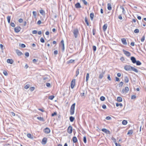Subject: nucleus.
<instances>
[{
	"instance_id": "21",
	"label": "nucleus",
	"mask_w": 146,
	"mask_h": 146,
	"mask_svg": "<svg viewBox=\"0 0 146 146\" xmlns=\"http://www.w3.org/2000/svg\"><path fill=\"white\" fill-rule=\"evenodd\" d=\"M37 119L39 121H41L43 122H44L45 121L43 117H37Z\"/></svg>"
},
{
	"instance_id": "29",
	"label": "nucleus",
	"mask_w": 146,
	"mask_h": 146,
	"mask_svg": "<svg viewBox=\"0 0 146 146\" xmlns=\"http://www.w3.org/2000/svg\"><path fill=\"white\" fill-rule=\"evenodd\" d=\"M133 133V131L132 130H129L128 133H127V135H131Z\"/></svg>"
},
{
	"instance_id": "3",
	"label": "nucleus",
	"mask_w": 146,
	"mask_h": 146,
	"mask_svg": "<svg viewBox=\"0 0 146 146\" xmlns=\"http://www.w3.org/2000/svg\"><path fill=\"white\" fill-rule=\"evenodd\" d=\"M132 68V67L130 65H127L125 66L124 67V69L126 71H131Z\"/></svg>"
},
{
	"instance_id": "47",
	"label": "nucleus",
	"mask_w": 146,
	"mask_h": 146,
	"mask_svg": "<svg viewBox=\"0 0 146 146\" xmlns=\"http://www.w3.org/2000/svg\"><path fill=\"white\" fill-rule=\"evenodd\" d=\"M134 32L135 33H137L139 32V30L137 29H136L134 31Z\"/></svg>"
},
{
	"instance_id": "51",
	"label": "nucleus",
	"mask_w": 146,
	"mask_h": 146,
	"mask_svg": "<svg viewBox=\"0 0 146 146\" xmlns=\"http://www.w3.org/2000/svg\"><path fill=\"white\" fill-rule=\"evenodd\" d=\"M30 86V85L29 84H27L25 86V88L26 89H28Z\"/></svg>"
},
{
	"instance_id": "27",
	"label": "nucleus",
	"mask_w": 146,
	"mask_h": 146,
	"mask_svg": "<svg viewBox=\"0 0 146 146\" xmlns=\"http://www.w3.org/2000/svg\"><path fill=\"white\" fill-rule=\"evenodd\" d=\"M131 71H133L136 73H138V70L136 68H135L133 67L132 68L131 70Z\"/></svg>"
},
{
	"instance_id": "61",
	"label": "nucleus",
	"mask_w": 146,
	"mask_h": 146,
	"mask_svg": "<svg viewBox=\"0 0 146 146\" xmlns=\"http://www.w3.org/2000/svg\"><path fill=\"white\" fill-rule=\"evenodd\" d=\"M32 33L33 34H36L37 33V31L36 30H33L32 31Z\"/></svg>"
},
{
	"instance_id": "62",
	"label": "nucleus",
	"mask_w": 146,
	"mask_h": 146,
	"mask_svg": "<svg viewBox=\"0 0 146 146\" xmlns=\"http://www.w3.org/2000/svg\"><path fill=\"white\" fill-rule=\"evenodd\" d=\"M21 47L22 48H25L26 47V46L25 44H22L21 45Z\"/></svg>"
},
{
	"instance_id": "8",
	"label": "nucleus",
	"mask_w": 146,
	"mask_h": 146,
	"mask_svg": "<svg viewBox=\"0 0 146 146\" xmlns=\"http://www.w3.org/2000/svg\"><path fill=\"white\" fill-rule=\"evenodd\" d=\"M21 29V28L19 27H15L14 28V30L15 32L17 33L19 32Z\"/></svg>"
},
{
	"instance_id": "25",
	"label": "nucleus",
	"mask_w": 146,
	"mask_h": 146,
	"mask_svg": "<svg viewBox=\"0 0 146 146\" xmlns=\"http://www.w3.org/2000/svg\"><path fill=\"white\" fill-rule=\"evenodd\" d=\"M94 16V14L93 13H91L90 15V19L91 20H92L93 19Z\"/></svg>"
},
{
	"instance_id": "10",
	"label": "nucleus",
	"mask_w": 146,
	"mask_h": 146,
	"mask_svg": "<svg viewBox=\"0 0 146 146\" xmlns=\"http://www.w3.org/2000/svg\"><path fill=\"white\" fill-rule=\"evenodd\" d=\"M130 59L133 63L135 64L136 63L137 61L135 58V57L133 56H132L131 57Z\"/></svg>"
},
{
	"instance_id": "13",
	"label": "nucleus",
	"mask_w": 146,
	"mask_h": 146,
	"mask_svg": "<svg viewBox=\"0 0 146 146\" xmlns=\"http://www.w3.org/2000/svg\"><path fill=\"white\" fill-rule=\"evenodd\" d=\"M121 41L122 44L125 45H127V42H126V40L125 38H122L121 39Z\"/></svg>"
},
{
	"instance_id": "34",
	"label": "nucleus",
	"mask_w": 146,
	"mask_h": 146,
	"mask_svg": "<svg viewBox=\"0 0 146 146\" xmlns=\"http://www.w3.org/2000/svg\"><path fill=\"white\" fill-rule=\"evenodd\" d=\"M7 19L8 23H9L10 22L11 20V16H8L7 17Z\"/></svg>"
},
{
	"instance_id": "55",
	"label": "nucleus",
	"mask_w": 146,
	"mask_h": 146,
	"mask_svg": "<svg viewBox=\"0 0 146 146\" xmlns=\"http://www.w3.org/2000/svg\"><path fill=\"white\" fill-rule=\"evenodd\" d=\"M46 86L48 87H50V83H46Z\"/></svg>"
},
{
	"instance_id": "17",
	"label": "nucleus",
	"mask_w": 146,
	"mask_h": 146,
	"mask_svg": "<svg viewBox=\"0 0 146 146\" xmlns=\"http://www.w3.org/2000/svg\"><path fill=\"white\" fill-rule=\"evenodd\" d=\"M7 63L10 64H12L14 62V61L13 59H7Z\"/></svg>"
},
{
	"instance_id": "54",
	"label": "nucleus",
	"mask_w": 146,
	"mask_h": 146,
	"mask_svg": "<svg viewBox=\"0 0 146 146\" xmlns=\"http://www.w3.org/2000/svg\"><path fill=\"white\" fill-rule=\"evenodd\" d=\"M10 24L11 26L13 27H15V24L11 22Z\"/></svg>"
},
{
	"instance_id": "4",
	"label": "nucleus",
	"mask_w": 146,
	"mask_h": 146,
	"mask_svg": "<svg viewBox=\"0 0 146 146\" xmlns=\"http://www.w3.org/2000/svg\"><path fill=\"white\" fill-rule=\"evenodd\" d=\"M75 85V79L72 80L71 83V88L72 89H73Z\"/></svg>"
},
{
	"instance_id": "2",
	"label": "nucleus",
	"mask_w": 146,
	"mask_h": 146,
	"mask_svg": "<svg viewBox=\"0 0 146 146\" xmlns=\"http://www.w3.org/2000/svg\"><path fill=\"white\" fill-rule=\"evenodd\" d=\"M74 37L76 38L77 37L78 34H79V31L77 28L75 29L73 31Z\"/></svg>"
},
{
	"instance_id": "48",
	"label": "nucleus",
	"mask_w": 146,
	"mask_h": 146,
	"mask_svg": "<svg viewBox=\"0 0 146 146\" xmlns=\"http://www.w3.org/2000/svg\"><path fill=\"white\" fill-rule=\"evenodd\" d=\"M92 48L93 51L94 52L96 50V47L95 46H93L92 47Z\"/></svg>"
},
{
	"instance_id": "42",
	"label": "nucleus",
	"mask_w": 146,
	"mask_h": 146,
	"mask_svg": "<svg viewBox=\"0 0 146 146\" xmlns=\"http://www.w3.org/2000/svg\"><path fill=\"white\" fill-rule=\"evenodd\" d=\"M33 15H34V17H36L37 15V12L36 11H33Z\"/></svg>"
},
{
	"instance_id": "26",
	"label": "nucleus",
	"mask_w": 146,
	"mask_h": 146,
	"mask_svg": "<svg viewBox=\"0 0 146 146\" xmlns=\"http://www.w3.org/2000/svg\"><path fill=\"white\" fill-rule=\"evenodd\" d=\"M117 101L119 102H121L122 101V98L121 97H118L117 98Z\"/></svg>"
},
{
	"instance_id": "35",
	"label": "nucleus",
	"mask_w": 146,
	"mask_h": 146,
	"mask_svg": "<svg viewBox=\"0 0 146 146\" xmlns=\"http://www.w3.org/2000/svg\"><path fill=\"white\" fill-rule=\"evenodd\" d=\"M135 63H136V65L138 66L140 65L141 64V62L139 60L137 61Z\"/></svg>"
},
{
	"instance_id": "44",
	"label": "nucleus",
	"mask_w": 146,
	"mask_h": 146,
	"mask_svg": "<svg viewBox=\"0 0 146 146\" xmlns=\"http://www.w3.org/2000/svg\"><path fill=\"white\" fill-rule=\"evenodd\" d=\"M82 2L84 3V4L86 5L88 4V3L85 0H82Z\"/></svg>"
},
{
	"instance_id": "53",
	"label": "nucleus",
	"mask_w": 146,
	"mask_h": 146,
	"mask_svg": "<svg viewBox=\"0 0 146 146\" xmlns=\"http://www.w3.org/2000/svg\"><path fill=\"white\" fill-rule=\"evenodd\" d=\"M96 32V30L94 29H93V30H92V33H93V35H94L95 34Z\"/></svg>"
},
{
	"instance_id": "40",
	"label": "nucleus",
	"mask_w": 146,
	"mask_h": 146,
	"mask_svg": "<svg viewBox=\"0 0 146 146\" xmlns=\"http://www.w3.org/2000/svg\"><path fill=\"white\" fill-rule=\"evenodd\" d=\"M54 96L53 95H51L49 96L48 97V99L50 100H52L53 98H54Z\"/></svg>"
},
{
	"instance_id": "59",
	"label": "nucleus",
	"mask_w": 146,
	"mask_h": 146,
	"mask_svg": "<svg viewBox=\"0 0 146 146\" xmlns=\"http://www.w3.org/2000/svg\"><path fill=\"white\" fill-rule=\"evenodd\" d=\"M102 107V108L104 109H105L106 108V106L105 104H103Z\"/></svg>"
},
{
	"instance_id": "18",
	"label": "nucleus",
	"mask_w": 146,
	"mask_h": 146,
	"mask_svg": "<svg viewBox=\"0 0 146 146\" xmlns=\"http://www.w3.org/2000/svg\"><path fill=\"white\" fill-rule=\"evenodd\" d=\"M124 81L125 83L128 82L129 79L128 77L127 76H125L124 77Z\"/></svg>"
},
{
	"instance_id": "6",
	"label": "nucleus",
	"mask_w": 146,
	"mask_h": 146,
	"mask_svg": "<svg viewBox=\"0 0 146 146\" xmlns=\"http://www.w3.org/2000/svg\"><path fill=\"white\" fill-rule=\"evenodd\" d=\"M123 51L124 52V54L127 56L129 57L131 55V54L129 52L126 51L124 49L123 50Z\"/></svg>"
},
{
	"instance_id": "16",
	"label": "nucleus",
	"mask_w": 146,
	"mask_h": 146,
	"mask_svg": "<svg viewBox=\"0 0 146 146\" xmlns=\"http://www.w3.org/2000/svg\"><path fill=\"white\" fill-rule=\"evenodd\" d=\"M75 7L76 8H80L81 7V6L79 3L78 2L75 5Z\"/></svg>"
},
{
	"instance_id": "32",
	"label": "nucleus",
	"mask_w": 146,
	"mask_h": 146,
	"mask_svg": "<svg viewBox=\"0 0 146 146\" xmlns=\"http://www.w3.org/2000/svg\"><path fill=\"white\" fill-rule=\"evenodd\" d=\"M39 11L40 13L42 15H43L45 14L44 11L42 9L40 10Z\"/></svg>"
},
{
	"instance_id": "9",
	"label": "nucleus",
	"mask_w": 146,
	"mask_h": 146,
	"mask_svg": "<svg viewBox=\"0 0 146 146\" xmlns=\"http://www.w3.org/2000/svg\"><path fill=\"white\" fill-rule=\"evenodd\" d=\"M60 43L62 45V50L63 52H64V41L63 40H62L61 42Z\"/></svg>"
},
{
	"instance_id": "7",
	"label": "nucleus",
	"mask_w": 146,
	"mask_h": 146,
	"mask_svg": "<svg viewBox=\"0 0 146 146\" xmlns=\"http://www.w3.org/2000/svg\"><path fill=\"white\" fill-rule=\"evenodd\" d=\"M72 127L71 126H69L67 129V132L69 134L72 133Z\"/></svg>"
},
{
	"instance_id": "31",
	"label": "nucleus",
	"mask_w": 146,
	"mask_h": 146,
	"mask_svg": "<svg viewBox=\"0 0 146 146\" xmlns=\"http://www.w3.org/2000/svg\"><path fill=\"white\" fill-rule=\"evenodd\" d=\"M79 68H77L76 72V77H77L79 74Z\"/></svg>"
},
{
	"instance_id": "19",
	"label": "nucleus",
	"mask_w": 146,
	"mask_h": 146,
	"mask_svg": "<svg viewBox=\"0 0 146 146\" xmlns=\"http://www.w3.org/2000/svg\"><path fill=\"white\" fill-rule=\"evenodd\" d=\"M16 52L18 55L20 56L23 54L19 50L17 49L16 50Z\"/></svg>"
},
{
	"instance_id": "11",
	"label": "nucleus",
	"mask_w": 146,
	"mask_h": 146,
	"mask_svg": "<svg viewBox=\"0 0 146 146\" xmlns=\"http://www.w3.org/2000/svg\"><path fill=\"white\" fill-rule=\"evenodd\" d=\"M50 129L48 127H46L44 130V132L46 134H48L50 132Z\"/></svg>"
},
{
	"instance_id": "36",
	"label": "nucleus",
	"mask_w": 146,
	"mask_h": 146,
	"mask_svg": "<svg viewBox=\"0 0 146 146\" xmlns=\"http://www.w3.org/2000/svg\"><path fill=\"white\" fill-rule=\"evenodd\" d=\"M120 8L122 10V13L123 14H125V11L124 7H123L121 6Z\"/></svg>"
},
{
	"instance_id": "15",
	"label": "nucleus",
	"mask_w": 146,
	"mask_h": 146,
	"mask_svg": "<svg viewBox=\"0 0 146 146\" xmlns=\"http://www.w3.org/2000/svg\"><path fill=\"white\" fill-rule=\"evenodd\" d=\"M108 26V24L106 23L103 26V30L104 31H106Z\"/></svg>"
},
{
	"instance_id": "56",
	"label": "nucleus",
	"mask_w": 146,
	"mask_h": 146,
	"mask_svg": "<svg viewBox=\"0 0 146 146\" xmlns=\"http://www.w3.org/2000/svg\"><path fill=\"white\" fill-rule=\"evenodd\" d=\"M57 113L56 112H54L52 114L51 116L52 117L54 116V115H56Z\"/></svg>"
},
{
	"instance_id": "41",
	"label": "nucleus",
	"mask_w": 146,
	"mask_h": 146,
	"mask_svg": "<svg viewBox=\"0 0 146 146\" xmlns=\"http://www.w3.org/2000/svg\"><path fill=\"white\" fill-rule=\"evenodd\" d=\"M116 106L117 107H118L119 106L122 107L123 106V104L121 103L118 104V103H116Z\"/></svg>"
},
{
	"instance_id": "1",
	"label": "nucleus",
	"mask_w": 146,
	"mask_h": 146,
	"mask_svg": "<svg viewBox=\"0 0 146 146\" xmlns=\"http://www.w3.org/2000/svg\"><path fill=\"white\" fill-rule=\"evenodd\" d=\"M75 105V103H74L72 104L70 110V114L71 115H72L74 113Z\"/></svg>"
},
{
	"instance_id": "20",
	"label": "nucleus",
	"mask_w": 146,
	"mask_h": 146,
	"mask_svg": "<svg viewBox=\"0 0 146 146\" xmlns=\"http://www.w3.org/2000/svg\"><path fill=\"white\" fill-rule=\"evenodd\" d=\"M108 5V9L109 10H111V5L110 3H108L107 4Z\"/></svg>"
},
{
	"instance_id": "52",
	"label": "nucleus",
	"mask_w": 146,
	"mask_h": 146,
	"mask_svg": "<svg viewBox=\"0 0 146 146\" xmlns=\"http://www.w3.org/2000/svg\"><path fill=\"white\" fill-rule=\"evenodd\" d=\"M136 98V96L135 95H132L131 96V99L132 100Z\"/></svg>"
},
{
	"instance_id": "37",
	"label": "nucleus",
	"mask_w": 146,
	"mask_h": 146,
	"mask_svg": "<svg viewBox=\"0 0 146 146\" xmlns=\"http://www.w3.org/2000/svg\"><path fill=\"white\" fill-rule=\"evenodd\" d=\"M100 99L101 101H103L105 100V98L103 96H102L100 97Z\"/></svg>"
},
{
	"instance_id": "5",
	"label": "nucleus",
	"mask_w": 146,
	"mask_h": 146,
	"mask_svg": "<svg viewBox=\"0 0 146 146\" xmlns=\"http://www.w3.org/2000/svg\"><path fill=\"white\" fill-rule=\"evenodd\" d=\"M105 74V71L102 70V72L100 73L99 76V78L100 79H102L104 76V75Z\"/></svg>"
},
{
	"instance_id": "24",
	"label": "nucleus",
	"mask_w": 146,
	"mask_h": 146,
	"mask_svg": "<svg viewBox=\"0 0 146 146\" xmlns=\"http://www.w3.org/2000/svg\"><path fill=\"white\" fill-rule=\"evenodd\" d=\"M27 136L28 137L31 139H33V137L31 135L30 133H28L27 134Z\"/></svg>"
},
{
	"instance_id": "64",
	"label": "nucleus",
	"mask_w": 146,
	"mask_h": 146,
	"mask_svg": "<svg viewBox=\"0 0 146 146\" xmlns=\"http://www.w3.org/2000/svg\"><path fill=\"white\" fill-rule=\"evenodd\" d=\"M34 87H31L30 88V89L31 91H33L34 90Z\"/></svg>"
},
{
	"instance_id": "12",
	"label": "nucleus",
	"mask_w": 146,
	"mask_h": 146,
	"mask_svg": "<svg viewBox=\"0 0 146 146\" xmlns=\"http://www.w3.org/2000/svg\"><path fill=\"white\" fill-rule=\"evenodd\" d=\"M102 131L107 134H110V131L105 128L102 129Z\"/></svg>"
},
{
	"instance_id": "49",
	"label": "nucleus",
	"mask_w": 146,
	"mask_h": 146,
	"mask_svg": "<svg viewBox=\"0 0 146 146\" xmlns=\"http://www.w3.org/2000/svg\"><path fill=\"white\" fill-rule=\"evenodd\" d=\"M3 73L5 76H7L8 75V73L5 70L3 71Z\"/></svg>"
},
{
	"instance_id": "39",
	"label": "nucleus",
	"mask_w": 146,
	"mask_h": 146,
	"mask_svg": "<svg viewBox=\"0 0 146 146\" xmlns=\"http://www.w3.org/2000/svg\"><path fill=\"white\" fill-rule=\"evenodd\" d=\"M125 93H127L129 90V89L128 87H125Z\"/></svg>"
},
{
	"instance_id": "22",
	"label": "nucleus",
	"mask_w": 146,
	"mask_h": 146,
	"mask_svg": "<svg viewBox=\"0 0 146 146\" xmlns=\"http://www.w3.org/2000/svg\"><path fill=\"white\" fill-rule=\"evenodd\" d=\"M72 140L74 143H76L77 142V139L76 137H73Z\"/></svg>"
},
{
	"instance_id": "30",
	"label": "nucleus",
	"mask_w": 146,
	"mask_h": 146,
	"mask_svg": "<svg viewBox=\"0 0 146 146\" xmlns=\"http://www.w3.org/2000/svg\"><path fill=\"white\" fill-rule=\"evenodd\" d=\"M89 78V74L88 73L87 74L86 78V82H87Z\"/></svg>"
},
{
	"instance_id": "60",
	"label": "nucleus",
	"mask_w": 146,
	"mask_h": 146,
	"mask_svg": "<svg viewBox=\"0 0 146 146\" xmlns=\"http://www.w3.org/2000/svg\"><path fill=\"white\" fill-rule=\"evenodd\" d=\"M118 18L120 20H121L123 19V18H122L121 15H119L118 16Z\"/></svg>"
},
{
	"instance_id": "46",
	"label": "nucleus",
	"mask_w": 146,
	"mask_h": 146,
	"mask_svg": "<svg viewBox=\"0 0 146 146\" xmlns=\"http://www.w3.org/2000/svg\"><path fill=\"white\" fill-rule=\"evenodd\" d=\"M145 35H143L141 39V41L142 42H143L145 40Z\"/></svg>"
},
{
	"instance_id": "28",
	"label": "nucleus",
	"mask_w": 146,
	"mask_h": 146,
	"mask_svg": "<svg viewBox=\"0 0 146 146\" xmlns=\"http://www.w3.org/2000/svg\"><path fill=\"white\" fill-rule=\"evenodd\" d=\"M69 119L70 121L72 122L74 119V118L73 116H71L70 117Z\"/></svg>"
},
{
	"instance_id": "33",
	"label": "nucleus",
	"mask_w": 146,
	"mask_h": 146,
	"mask_svg": "<svg viewBox=\"0 0 146 146\" xmlns=\"http://www.w3.org/2000/svg\"><path fill=\"white\" fill-rule=\"evenodd\" d=\"M127 123V122L126 120H123V121L122 122V124L123 125H126Z\"/></svg>"
},
{
	"instance_id": "63",
	"label": "nucleus",
	"mask_w": 146,
	"mask_h": 146,
	"mask_svg": "<svg viewBox=\"0 0 146 146\" xmlns=\"http://www.w3.org/2000/svg\"><path fill=\"white\" fill-rule=\"evenodd\" d=\"M25 56L27 57H28L29 56V53L28 52H26L25 53Z\"/></svg>"
},
{
	"instance_id": "14",
	"label": "nucleus",
	"mask_w": 146,
	"mask_h": 146,
	"mask_svg": "<svg viewBox=\"0 0 146 146\" xmlns=\"http://www.w3.org/2000/svg\"><path fill=\"white\" fill-rule=\"evenodd\" d=\"M47 141V139L46 137H44L42 140V144H45Z\"/></svg>"
},
{
	"instance_id": "38",
	"label": "nucleus",
	"mask_w": 146,
	"mask_h": 146,
	"mask_svg": "<svg viewBox=\"0 0 146 146\" xmlns=\"http://www.w3.org/2000/svg\"><path fill=\"white\" fill-rule=\"evenodd\" d=\"M74 61H75V60H74L71 59V60H69L67 62L68 63H72L74 62Z\"/></svg>"
},
{
	"instance_id": "50",
	"label": "nucleus",
	"mask_w": 146,
	"mask_h": 146,
	"mask_svg": "<svg viewBox=\"0 0 146 146\" xmlns=\"http://www.w3.org/2000/svg\"><path fill=\"white\" fill-rule=\"evenodd\" d=\"M40 41L42 43H44V38L42 37H41L40 39Z\"/></svg>"
},
{
	"instance_id": "57",
	"label": "nucleus",
	"mask_w": 146,
	"mask_h": 146,
	"mask_svg": "<svg viewBox=\"0 0 146 146\" xmlns=\"http://www.w3.org/2000/svg\"><path fill=\"white\" fill-rule=\"evenodd\" d=\"M58 54V51L57 50H55L54 52V54L55 55H56Z\"/></svg>"
},
{
	"instance_id": "45",
	"label": "nucleus",
	"mask_w": 146,
	"mask_h": 146,
	"mask_svg": "<svg viewBox=\"0 0 146 146\" xmlns=\"http://www.w3.org/2000/svg\"><path fill=\"white\" fill-rule=\"evenodd\" d=\"M115 141H114V142L116 146H121L119 144L117 143L115 139Z\"/></svg>"
},
{
	"instance_id": "23",
	"label": "nucleus",
	"mask_w": 146,
	"mask_h": 146,
	"mask_svg": "<svg viewBox=\"0 0 146 146\" xmlns=\"http://www.w3.org/2000/svg\"><path fill=\"white\" fill-rule=\"evenodd\" d=\"M85 21L87 25L88 26L89 25V24L88 21V19L87 17H85Z\"/></svg>"
},
{
	"instance_id": "58",
	"label": "nucleus",
	"mask_w": 146,
	"mask_h": 146,
	"mask_svg": "<svg viewBox=\"0 0 146 146\" xmlns=\"http://www.w3.org/2000/svg\"><path fill=\"white\" fill-rule=\"evenodd\" d=\"M106 119L107 120H111V118L110 116H107L106 117Z\"/></svg>"
},
{
	"instance_id": "43",
	"label": "nucleus",
	"mask_w": 146,
	"mask_h": 146,
	"mask_svg": "<svg viewBox=\"0 0 146 146\" xmlns=\"http://www.w3.org/2000/svg\"><path fill=\"white\" fill-rule=\"evenodd\" d=\"M83 141L85 143H86V138L85 136H84L83 137Z\"/></svg>"
}]
</instances>
